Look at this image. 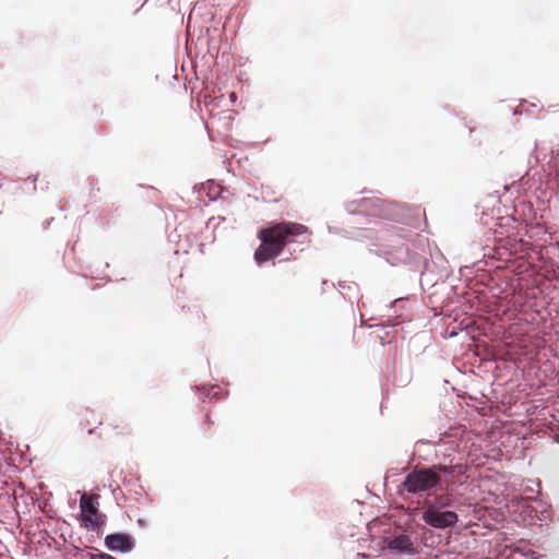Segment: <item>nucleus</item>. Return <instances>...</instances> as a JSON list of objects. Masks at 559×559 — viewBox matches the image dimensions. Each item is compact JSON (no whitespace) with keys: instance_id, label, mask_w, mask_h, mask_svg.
I'll list each match as a JSON object with an SVG mask.
<instances>
[{"instance_id":"obj_10","label":"nucleus","mask_w":559,"mask_h":559,"mask_svg":"<svg viewBox=\"0 0 559 559\" xmlns=\"http://www.w3.org/2000/svg\"><path fill=\"white\" fill-rule=\"evenodd\" d=\"M206 420H207V423H209L210 425H212V424H213V421L210 419V417H209V416L206 417Z\"/></svg>"},{"instance_id":"obj_8","label":"nucleus","mask_w":559,"mask_h":559,"mask_svg":"<svg viewBox=\"0 0 559 559\" xmlns=\"http://www.w3.org/2000/svg\"><path fill=\"white\" fill-rule=\"evenodd\" d=\"M388 548L393 551L399 552H407L412 554L414 552V544L411 540L408 535L402 534L399 536H395L388 543Z\"/></svg>"},{"instance_id":"obj_4","label":"nucleus","mask_w":559,"mask_h":559,"mask_svg":"<svg viewBox=\"0 0 559 559\" xmlns=\"http://www.w3.org/2000/svg\"><path fill=\"white\" fill-rule=\"evenodd\" d=\"M98 495L83 493L80 499V509L82 513V522L85 527L96 528L100 525L97 508Z\"/></svg>"},{"instance_id":"obj_3","label":"nucleus","mask_w":559,"mask_h":559,"mask_svg":"<svg viewBox=\"0 0 559 559\" xmlns=\"http://www.w3.org/2000/svg\"><path fill=\"white\" fill-rule=\"evenodd\" d=\"M421 519L433 528L444 530L454 526L459 515L454 511H441L436 504L429 503L424 509Z\"/></svg>"},{"instance_id":"obj_5","label":"nucleus","mask_w":559,"mask_h":559,"mask_svg":"<svg viewBox=\"0 0 559 559\" xmlns=\"http://www.w3.org/2000/svg\"><path fill=\"white\" fill-rule=\"evenodd\" d=\"M438 475L441 476V485L449 489L455 485H462V477L465 476L467 465L457 463L454 465L435 464Z\"/></svg>"},{"instance_id":"obj_7","label":"nucleus","mask_w":559,"mask_h":559,"mask_svg":"<svg viewBox=\"0 0 559 559\" xmlns=\"http://www.w3.org/2000/svg\"><path fill=\"white\" fill-rule=\"evenodd\" d=\"M110 438H124L132 433L130 425L122 418L115 417L108 423Z\"/></svg>"},{"instance_id":"obj_6","label":"nucleus","mask_w":559,"mask_h":559,"mask_svg":"<svg viewBox=\"0 0 559 559\" xmlns=\"http://www.w3.org/2000/svg\"><path fill=\"white\" fill-rule=\"evenodd\" d=\"M134 545L133 537L128 534L115 533L105 537V546L111 551L129 552Z\"/></svg>"},{"instance_id":"obj_9","label":"nucleus","mask_w":559,"mask_h":559,"mask_svg":"<svg viewBox=\"0 0 559 559\" xmlns=\"http://www.w3.org/2000/svg\"><path fill=\"white\" fill-rule=\"evenodd\" d=\"M229 97H230V100L234 103L236 100V98H237L236 97V93H234V92L230 93Z\"/></svg>"},{"instance_id":"obj_2","label":"nucleus","mask_w":559,"mask_h":559,"mask_svg":"<svg viewBox=\"0 0 559 559\" xmlns=\"http://www.w3.org/2000/svg\"><path fill=\"white\" fill-rule=\"evenodd\" d=\"M439 485H441V476L438 475L435 465L431 467H415L402 483L403 489L414 495L427 492Z\"/></svg>"},{"instance_id":"obj_1","label":"nucleus","mask_w":559,"mask_h":559,"mask_svg":"<svg viewBox=\"0 0 559 559\" xmlns=\"http://www.w3.org/2000/svg\"><path fill=\"white\" fill-rule=\"evenodd\" d=\"M308 228L298 223L282 222L262 228L258 238L261 243L254 252L255 262L261 265L278 257L295 238L307 234Z\"/></svg>"},{"instance_id":"obj_11","label":"nucleus","mask_w":559,"mask_h":559,"mask_svg":"<svg viewBox=\"0 0 559 559\" xmlns=\"http://www.w3.org/2000/svg\"><path fill=\"white\" fill-rule=\"evenodd\" d=\"M438 502L441 504V506H448V503H444V502H441L438 500Z\"/></svg>"}]
</instances>
